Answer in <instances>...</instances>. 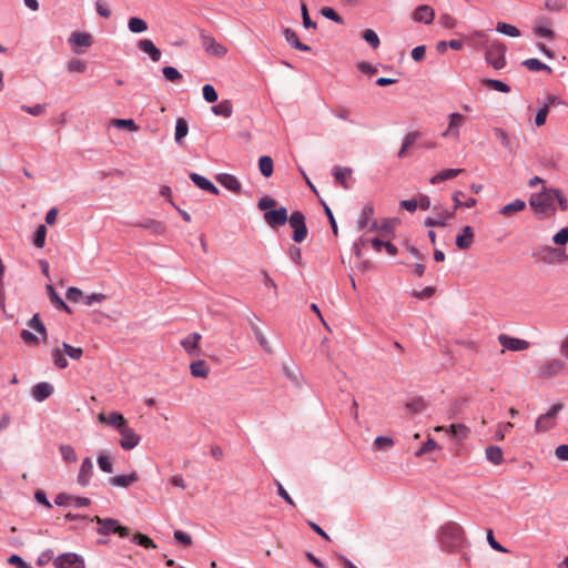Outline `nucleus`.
Instances as JSON below:
<instances>
[{"label":"nucleus","instance_id":"obj_50","mask_svg":"<svg viewBox=\"0 0 568 568\" xmlns=\"http://www.w3.org/2000/svg\"><path fill=\"white\" fill-rule=\"evenodd\" d=\"M363 39L373 48L376 49L379 47L381 41L377 33L373 29H366L363 32Z\"/></svg>","mask_w":568,"mask_h":568},{"label":"nucleus","instance_id":"obj_51","mask_svg":"<svg viewBox=\"0 0 568 568\" xmlns=\"http://www.w3.org/2000/svg\"><path fill=\"white\" fill-rule=\"evenodd\" d=\"M203 99L207 103H213L217 100L219 95L215 88L212 84H204L202 88Z\"/></svg>","mask_w":568,"mask_h":568},{"label":"nucleus","instance_id":"obj_9","mask_svg":"<svg viewBox=\"0 0 568 568\" xmlns=\"http://www.w3.org/2000/svg\"><path fill=\"white\" fill-rule=\"evenodd\" d=\"M121 435L120 446L124 450H131L135 448L140 442L141 437L134 432L132 427L129 426V423L119 430Z\"/></svg>","mask_w":568,"mask_h":568},{"label":"nucleus","instance_id":"obj_36","mask_svg":"<svg viewBox=\"0 0 568 568\" xmlns=\"http://www.w3.org/2000/svg\"><path fill=\"white\" fill-rule=\"evenodd\" d=\"M258 168H260L262 175H264L265 178L271 176L274 171V164H273L272 158L268 155L261 156L258 159Z\"/></svg>","mask_w":568,"mask_h":568},{"label":"nucleus","instance_id":"obj_39","mask_svg":"<svg viewBox=\"0 0 568 568\" xmlns=\"http://www.w3.org/2000/svg\"><path fill=\"white\" fill-rule=\"evenodd\" d=\"M535 33L539 37L544 38H552L554 32L550 28H548V20L546 18H539L537 20V26L534 29Z\"/></svg>","mask_w":568,"mask_h":568},{"label":"nucleus","instance_id":"obj_46","mask_svg":"<svg viewBox=\"0 0 568 568\" xmlns=\"http://www.w3.org/2000/svg\"><path fill=\"white\" fill-rule=\"evenodd\" d=\"M483 83L501 93H508L510 91V87L500 80L484 79Z\"/></svg>","mask_w":568,"mask_h":568},{"label":"nucleus","instance_id":"obj_42","mask_svg":"<svg viewBox=\"0 0 568 568\" xmlns=\"http://www.w3.org/2000/svg\"><path fill=\"white\" fill-rule=\"evenodd\" d=\"M51 358H52L54 366H57L58 368L63 369V368L68 367L69 363L64 356V352L61 351L60 348H53L51 351Z\"/></svg>","mask_w":568,"mask_h":568},{"label":"nucleus","instance_id":"obj_49","mask_svg":"<svg viewBox=\"0 0 568 568\" xmlns=\"http://www.w3.org/2000/svg\"><path fill=\"white\" fill-rule=\"evenodd\" d=\"M62 348L64 354L74 361L80 359L83 355V349L81 347H74L68 343H62Z\"/></svg>","mask_w":568,"mask_h":568},{"label":"nucleus","instance_id":"obj_26","mask_svg":"<svg viewBox=\"0 0 568 568\" xmlns=\"http://www.w3.org/2000/svg\"><path fill=\"white\" fill-rule=\"evenodd\" d=\"M211 111L214 115L231 118L233 114V103L231 100H222L217 104L211 108Z\"/></svg>","mask_w":568,"mask_h":568},{"label":"nucleus","instance_id":"obj_62","mask_svg":"<svg viewBox=\"0 0 568 568\" xmlns=\"http://www.w3.org/2000/svg\"><path fill=\"white\" fill-rule=\"evenodd\" d=\"M65 297L70 301V302H79L80 300L83 301V294H82V291L78 287H74V286H71L65 292Z\"/></svg>","mask_w":568,"mask_h":568},{"label":"nucleus","instance_id":"obj_23","mask_svg":"<svg viewBox=\"0 0 568 568\" xmlns=\"http://www.w3.org/2000/svg\"><path fill=\"white\" fill-rule=\"evenodd\" d=\"M526 209V202L520 199H516L513 202L504 205L499 210V214H501L505 217H511L514 214L523 211Z\"/></svg>","mask_w":568,"mask_h":568},{"label":"nucleus","instance_id":"obj_25","mask_svg":"<svg viewBox=\"0 0 568 568\" xmlns=\"http://www.w3.org/2000/svg\"><path fill=\"white\" fill-rule=\"evenodd\" d=\"M474 239L473 229L467 225L463 229L462 233L456 236V245L460 250H467L470 247Z\"/></svg>","mask_w":568,"mask_h":568},{"label":"nucleus","instance_id":"obj_8","mask_svg":"<svg viewBox=\"0 0 568 568\" xmlns=\"http://www.w3.org/2000/svg\"><path fill=\"white\" fill-rule=\"evenodd\" d=\"M55 568H85L84 559L75 552H65L54 559Z\"/></svg>","mask_w":568,"mask_h":568},{"label":"nucleus","instance_id":"obj_34","mask_svg":"<svg viewBox=\"0 0 568 568\" xmlns=\"http://www.w3.org/2000/svg\"><path fill=\"white\" fill-rule=\"evenodd\" d=\"M555 426V420L550 419L547 414L540 415L535 423L536 433H545Z\"/></svg>","mask_w":568,"mask_h":568},{"label":"nucleus","instance_id":"obj_29","mask_svg":"<svg viewBox=\"0 0 568 568\" xmlns=\"http://www.w3.org/2000/svg\"><path fill=\"white\" fill-rule=\"evenodd\" d=\"M190 371H191L192 376L197 377V378H205V377H207V375L210 373V368H209L207 364L205 363V361H203V359H199V361L191 363Z\"/></svg>","mask_w":568,"mask_h":568},{"label":"nucleus","instance_id":"obj_54","mask_svg":"<svg viewBox=\"0 0 568 568\" xmlns=\"http://www.w3.org/2000/svg\"><path fill=\"white\" fill-rule=\"evenodd\" d=\"M374 446L376 449H389L394 446V440L387 436H377L374 440Z\"/></svg>","mask_w":568,"mask_h":568},{"label":"nucleus","instance_id":"obj_60","mask_svg":"<svg viewBox=\"0 0 568 568\" xmlns=\"http://www.w3.org/2000/svg\"><path fill=\"white\" fill-rule=\"evenodd\" d=\"M322 14L328 20L334 21L335 23H343V18L339 16L333 8L325 7L322 9Z\"/></svg>","mask_w":568,"mask_h":568},{"label":"nucleus","instance_id":"obj_44","mask_svg":"<svg viewBox=\"0 0 568 568\" xmlns=\"http://www.w3.org/2000/svg\"><path fill=\"white\" fill-rule=\"evenodd\" d=\"M28 325L41 335L42 341L47 339V328L41 322L39 314H34Z\"/></svg>","mask_w":568,"mask_h":568},{"label":"nucleus","instance_id":"obj_11","mask_svg":"<svg viewBox=\"0 0 568 568\" xmlns=\"http://www.w3.org/2000/svg\"><path fill=\"white\" fill-rule=\"evenodd\" d=\"M499 343L503 345L504 348L518 352V351H525L529 347V342L526 339L511 337L505 334H500L498 336Z\"/></svg>","mask_w":568,"mask_h":568},{"label":"nucleus","instance_id":"obj_37","mask_svg":"<svg viewBox=\"0 0 568 568\" xmlns=\"http://www.w3.org/2000/svg\"><path fill=\"white\" fill-rule=\"evenodd\" d=\"M496 31L510 38H518L520 36V31L517 27L506 22H498Z\"/></svg>","mask_w":568,"mask_h":568},{"label":"nucleus","instance_id":"obj_57","mask_svg":"<svg viewBox=\"0 0 568 568\" xmlns=\"http://www.w3.org/2000/svg\"><path fill=\"white\" fill-rule=\"evenodd\" d=\"M162 73L168 81H179L182 78L181 72L174 67H164Z\"/></svg>","mask_w":568,"mask_h":568},{"label":"nucleus","instance_id":"obj_24","mask_svg":"<svg viewBox=\"0 0 568 568\" xmlns=\"http://www.w3.org/2000/svg\"><path fill=\"white\" fill-rule=\"evenodd\" d=\"M454 216V212H449L447 210H442L438 212L437 216L435 217H426L425 225L426 226H446L447 221Z\"/></svg>","mask_w":568,"mask_h":568},{"label":"nucleus","instance_id":"obj_13","mask_svg":"<svg viewBox=\"0 0 568 568\" xmlns=\"http://www.w3.org/2000/svg\"><path fill=\"white\" fill-rule=\"evenodd\" d=\"M92 475H93V462L90 457H85L82 460V464L80 466L79 474L77 477V483L81 487H87L90 484Z\"/></svg>","mask_w":568,"mask_h":568},{"label":"nucleus","instance_id":"obj_7","mask_svg":"<svg viewBox=\"0 0 568 568\" xmlns=\"http://www.w3.org/2000/svg\"><path fill=\"white\" fill-rule=\"evenodd\" d=\"M287 221H288L291 227L294 230L293 240L298 243L303 242L307 235V227H306L304 214L300 211H294L288 216Z\"/></svg>","mask_w":568,"mask_h":568},{"label":"nucleus","instance_id":"obj_2","mask_svg":"<svg viewBox=\"0 0 568 568\" xmlns=\"http://www.w3.org/2000/svg\"><path fill=\"white\" fill-rule=\"evenodd\" d=\"M464 530L460 525L456 523L446 524L440 534L442 545L447 549L459 547L463 542Z\"/></svg>","mask_w":568,"mask_h":568},{"label":"nucleus","instance_id":"obj_40","mask_svg":"<svg viewBox=\"0 0 568 568\" xmlns=\"http://www.w3.org/2000/svg\"><path fill=\"white\" fill-rule=\"evenodd\" d=\"M485 454L486 458L494 465H499L503 462V450L498 446H488Z\"/></svg>","mask_w":568,"mask_h":568},{"label":"nucleus","instance_id":"obj_53","mask_svg":"<svg viewBox=\"0 0 568 568\" xmlns=\"http://www.w3.org/2000/svg\"><path fill=\"white\" fill-rule=\"evenodd\" d=\"M352 170L348 168H335L334 176L336 181L341 182L345 189H347L346 179L351 175Z\"/></svg>","mask_w":568,"mask_h":568},{"label":"nucleus","instance_id":"obj_47","mask_svg":"<svg viewBox=\"0 0 568 568\" xmlns=\"http://www.w3.org/2000/svg\"><path fill=\"white\" fill-rule=\"evenodd\" d=\"M47 290L50 296L51 302L58 307L62 308L67 312H70L69 306L64 303V301L59 296V294L54 291L51 284L47 285Z\"/></svg>","mask_w":568,"mask_h":568},{"label":"nucleus","instance_id":"obj_38","mask_svg":"<svg viewBox=\"0 0 568 568\" xmlns=\"http://www.w3.org/2000/svg\"><path fill=\"white\" fill-rule=\"evenodd\" d=\"M284 375L293 382L295 385L300 384L301 372L294 364H283L282 366Z\"/></svg>","mask_w":568,"mask_h":568},{"label":"nucleus","instance_id":"obj_59","mask_svg":"<svg viewBox=\"0 0 568 568\" xmlns=\"http://www.w3.org/2000/svg\"><path fill=\"white\" fill-rule=\"evenodd\" d=\"M21 109L30 115L39 116L45 112V104L22 105Z\"/></svg>","mask_w":568,"mask_h":568},{"label":"nucleus","instance_id":"obj_10","mask_svg":"<svg viewBox=\"0 0 568 568\" xmlns=\"http://www.w3.org/2000/svg\"><path fill=\"white\" fill-rule=\"evenodd\" d=\"M288 220L287 210L284 206L270 210L264 213V221L271 227L284 225Z\"/></svg>","mask_w":568,"mask_h":568},{"label":"nucleus","instance_id":"obj_28","mask_svg":"<svg viewBox=\"0 0 568 568\" xmlns=\"http://www.w3.org/2000/svg\"><path fill=\"white\" fill-rule=\"evenodd\" d=\"M201 338V334L192 333L181 342V345L189 354L194 355L197 351V345Z\"/></svg>","mask_w":568,"mask_h":568},{"label":"nucleus","instance_id":"obj_27","mask_svg":"<svg viewBox=\"0 0 568 568\" xmlns=\"http://www.w3.org/2000/svg\"><path fill=\"white\" fill-rule=\"evenodd\" d=\"M138 480V475L131 473L128 475H119L109 479L111 486L126 488Z\"/></svg>","mask_w":568,"mask_h":568},{"label":"nucleus","instance_id":"obj_30","mask_svg":"<svg viewBox=\"0 0 568 568\" xmlns=\"http://www.w3.org/2000/svg\"><path fill=\"white\" fill-rule=\"evenodd\" d=\"M463 172V169H445L440 171L439 173L435 174L429 182L432 184H437L444 181H447L449 179H453L460 174Z\"/></svg>","mask_w":568,"mask_h":568},{"label":"nucleus","instance_id":"obj_31","mask_svg":"<svg viewBox=\"0 0 568 568\" xmlns=\"http://www.w3.org/2000/svg\"><path fill=\"white\" fill-rule=\"evenodd\" d=\"M523 65H525L527 69L534 72L546 71L550 73L552 71L548 64L541 62L536 58L526 59L525 61H523Z\"/></svg>","mask_w":568,"mask_h":568},{"label":"nucleus","instance_id":"obj_64","mask_svg":"<svg viewBox=\"0 0 568 568\" xmlns=\"http://www.w3.org/2000/svg\"><path fill=\"white\" fill-rule=\"evenodd\" d=\"M554 243L557 245H565L568 242V227L561 229L558 233L552 236Z\"/></svg>","mask_w":568,"mask_h":568},{"label":"nucleus","instance_id":"obj_55","mask_svg":"<svg viewBox=\"0 0 568 568\" xmlns=\"http://www.w3.org/2000/svg\"><path fill=\"white\" fill-rule=\"evenodd\" d=\"M132 541L142 547H145V548H155L156 547L155 544L153 542V540L143 534L133 535Z\"/></svg>","mask_w":568,"mask_h":568},{"label":"nucleus","instance_id":"obj_16","mask_svg":"<svg viewBox=\"0 0 568 568\" xmlns=\"http://www.w3.org/2000/svg\"><path fill=\"white\" fill-rule=\"evenodd\" d=\"M191 181L201 190L210 192L214 195L219 194V189L205 176L199 173H190Z\"/></svg>","mask_w":568,"mask_h":568},{"label":"nucleus","instance_id":"obj_1","mask_svg":"<svg viewBox=\"0 0 568 568\" xmlns=\"http://www.w3.org/2000/svg\"><path fill=\"white\" fill-rule=\"evenodd\" d=\"M558 203L561 211L568 209V200L562 192L556 187L542 186L539 192L532 193L529 197V205L540 217H549L555 214Z\"/></svg>","mask_w":568,"mask_h":568},{"label":"nucleus","instance_id":"obj_56","mask_svg":"<svg viewBox=\"0 0 568 568\" xmlns=\"http://www.w3.org/2000/svg\"><path fill=\"white\" fill-rule=\"evenodd\" d=\"M67 68L70 72L83 73L87 70V63L80 59H71Z\"/></svg>","mask_w":568,"mask_h":568},{"label":"nucleus","instance_id":"obj_58","mask_svg":"<svg viewBox=\"0 0 568 568\" xmlns=\"http://www.w3.org/2000/svg\"><path fill=\"white\" fill-rule=\"evenodd\" d=\"M45 235H47V229L44 225H39L36 233H34V239H33V244L37 246V247H43L44 246V242H45Z\"/></svg>","mask_w":568,"mask_h":568},{"label":"nucleus","instance_id":"obj_48","mask_svg":"<svg viewBox=\"0 0 568 568\" xmlns=\"http://www.w3.org/2000/svg\"><path fill=\"white\" fill-rule=\"evenodd\" d=\"M97 462H98L99 468L103 473H106V474L113 473V464H112L111 457L109 455H106V454L99 455Z\"/></svg>","mask_w":568,"mask_h":568},{"label":"nucleus","instance_id":"obj_33","mask_svg":"<svg viewBox=\"0 0 568 568\" xmlns=\"http://www.w3.org/2000/svg\"><path fill=\"white\" fill-rule=\"evenodd\" d=\"M128 29L132 33H142L148 30V23L142 18L132 17L128 20Z\"/></svg>","mask_w":568,"mask_h":568},{"label":"nucleus","instance_id":"obj_19","mask_svg":"<svg viewBox=\"0 0 568 568\" xmlns=\"http://www.w3.org/2000/svg\"><path fill=\"white\" fill-rule=\"evenodd\" d=\"M283 36H284L286 42L294 49H297V50L304 51V52L311 51V47L302 43L298 40L296 32L294 30H292L291 28H284Z\"/></svg>","mask_w":568,"mask_h":568},{"label":"nucleus","instance_id":"obj_61","mask_svg":"<svg viewBox=\"0 0 568 568\" xmlns=\"http://www.w3.org/2000/svg\"><path fill=\"white\" fill-rule=\"evenodd\" d=\"M494 134L500 141L504 148H510V138L505 130H503L501 128H495Z\"/></svg>","mask_w":568,"mask_h":568},{"label":"nucleus","instance_id":"obj_43","mask_svg":"<svg viewBox=\"0 0 568 568\" xmlns=\"http://www.w3.org/2000/svg\"><path fill=\"white\" fill-rule=\"evenodd\" d=\"M59 450L64 462L73 463L78 459L74 448L69 444L60 445Z\"/></svg>","mask_w":568,"mask_h":568},{"label":"nucleus","instance_id":"obj_6","mask_svg":"<svg viewBox=\"0 0 568 568\" xmlns=\"http://www.w3.org/2000/svg\"><path fill=\"white\" fill-rule=\"evenodd\" d=\"M200 40L203 49L211 55L224 57L227 52L225 45L217 42L211 33L204 30L200 31Z\"/></svg>","mask_w":568,"mask_h":568},{"label":"nucleus","instance_id":"obj_63","mask_svg":"<svg viewBox=\"0 0 568 568\" xmlns=\"http://www.w3.org/2000/svg\"><path fill=\"white\" fill-rule=\"evenodd\" d=\"M106 300V295L102 293H92L90 295L83 296V303L87 306L93 305V303H101Z\"/></svg>","mask_w":568,"mask_h":568},{"label":"nucleus","instance_id":"obj_35","mask_svg":"<svg viewBox=\"0 0 568 568\" xmlns=\"http://www.w3.org/2000/svg\"><path fill=\"white\" fill-rule=\"evenodd\" d=\"M189 133L187 122L183 118H179L175 122V142L182 144V139Z\"/></svg>","mask_w":568,"mask_h":568},{"label":"nucleus","instance_id":"obj_3","mask_svg":"<svg viewBox=\"0 0 568 568\" xmlns=\"http://www.w3.org/2000/svg\"><path fill=\"white\" fill-rule=\"evenodd\" d=\"M91 520L99 524L97 531L100 535L108 536L110 534H119L120 537L129 536V528L121 526L116 519L95 516Z\"/></svg>","mask_w":568,"mask_h":568},{"label":"nucleus","instance_id":"obj_12","mask_svg":"<svg viewBox=\"0 0 568 568\" xmlns=\"http://www.w3.org/2000/svg\"><path fill=\"white\" fill-rule=\"evenodd\" d=\"M449 122L448 128L443 132V136H454L455 139H458L460 135L459 128L465 122V116L460 113H450L448 115Z\"/></svg>","mask_w":568,"mask_h":568},{"label":"nucleus","instance_id":"obj_14","mask_svg":"<svg viewBox=\"0 0 568 568\" xmlns=\"http://www.w3.org/2000/svg\"><path fill=\"white\" fill-rule=\"evenodd\" d=\"M98 419L100 423H104L112 426L118 432L128 424V420L124 418V416L118 412H112L108 415L104 413H100L98 415Z\"/></svg>","mask_w":568,"mask_h":568},{"label":"nucleus","instance_id":"obj_5","mask_svg":"<svg viewBox=\"0 0 568 568\" xmlns=\"http://www.w3.org/2000/svg\"><path fill=\"white\" fill-rule=\"evenodd\" d=\"M565 368V363L560 358H546L538 365V376L541 378L557 377Z\"/></svg>","mask_w":568,"mask_h":568},{"label":"nucleus","instance_id":"obj_4","mask_svg":"<svg viewBox=\"0 0 568 568\" xmlns=\"http://www.w3.org/2000/svg\"><path fill=\"white\" fill-rule=\"evenodd\" d=\"M506 47L497 41H493L486 49V62L495 70H500L506 64L505 59Z\"/></svg>","mask_w":568,"mask_h":568},{"label":"nucleus","instance_id":"obj_52","mask_svg":"<svg viewBox=\"0 0 568 568\" xmlns=\"http://www.w3.org/2000/svg\"><path fill=\"white\" fill-rule=\"evenodd\" d=\"M373 213L374 210L372 206H364L357 221L358 229L362 230L368 225V220L372 217Z\"/></svg>","mask_w":568,"mask_h":568},{"label":"nucleus","instance_id":"obj_18","mask_svg":"<svg viewBox=\"0 0 568 568\" xmlns=\"http://www.w3.org/2000/svg\"><path fill=\"white\" fill-rule=\"evenodd\" d=\"M138 48L146 53L153 62H158L161 59V51L155 47L152 40L141 39L138 42Z\"/></svg>","mask_w":568,"mask_h":568},{"label":"nucleus","instance_id":"obj_32","mask_svg":"<svg viewBox=\"0 0 568 568\" xmlns=\"http://www.w3.org/2000/svg\"><path fill=\"white\" fill-rule=\"evenodd\" d=\"M419 132L414 131L407 133L403 139V144L400 150L398 151V158H404L407 153V150L416 142V140L419 138Z\"/></svg>","mask_w":568,"mask_h":568},{"label":"nucleus","instance_id":"obj_20","mask_svg":"<svg viewBox=\"0 0 568 568\" xmlns=\"http://www.w3.org/2000/svg\"><path fill=\"white\" fill-rule=\"evenodd\" d=\"M52 393H53V386L50 383H48V382L38 383L32 388V397L37 402H43L49 396H51Z\"/></svg>","mask_w":568,"mask_h":568},{"label":"nucleus","instance_id":"obj_45","mask_svg":"<svg viewBox=\"0 0 568 568\" xmlns=\"http://www.w3.org/2000/svg\"><path fill=\"white\" fill-rule=\"evenodd\" d=\"M112 125L116 129H128L129 131L135 132L139 130V126L132 119H114L112 120Z\"/></svg>","mask_w":568,"mask_h":568},{"label":"nucleus","instance_id":"obj_15","mask_svg":"<svg viewBox=\"0 0 568 568\" xmlns=\"http://www.w3.org/2000/svg\"><path fill=\"white\" fill-rule=\"evenodd\" d=\"M434 18H435V11L432 7H429L427 4L418 6L412 14V19L414 21L422 22L425 24L432 23L434 21Z\"/></svg>","mask_w":568,"mask_h":568},{"label":"nucleus","instance_id":"obj_41","mask_svg":"<svg viewBox=\"0 0 568 568\" xmlns=\"http://www.w3.org/2000/svg\"><path fill=\"white\" fill-rule=\"evenodd\" d=\"M250 325H251V329L253 331L254 335H255V338L257 339L258 344L268 353H271V348H270V345L261 329V327L254 322V321H251L250 322Z\"/></svg>","mask_w":568,"mask_h":568},{"label":"nucleus","instance_id":"obj_17","mask_svg":"<svg viewBox=\"0 0 568 568\" xmlns=\"http://www.w3.org/2000/svg\"><path fill=\"white\" fill-rule=\"evenodd\" d=\"M216 180L222 186L231 192L237 193L241 191V182L233 174L222 173L217 175Z\"/></svg>","mask_w":568,"mask_h":568},{"label":"nucleus","instance_id":"obj_22","mask_svg":"<svg viewBox=\"0 0 568 568\" xmlns=\"http://www.w3.org/2000/svg\"><path fill=\"white\" fill-rule=\"evenodd\" d=\"M435 432H446L453 437L465 438L469 434V428L464 424H452L448 428L436 426Z\"/></svg>","mask_w":568,"mask_h":568},{"label":"nucleus","instance_id":"obj_21","mask_svg":"<svg viewBox=\"0 0 568 568\" xmlns=\"http://www.w3.org/2000/svg\"><path fill=\"white\" fill-rule=\"evenodd\" d=\"M69 42L73 47L89 48L92 44V36L88 32L75 31L70 34Z\"/></svg>","mask_w":568,"mask_h":568}]
</instances>
